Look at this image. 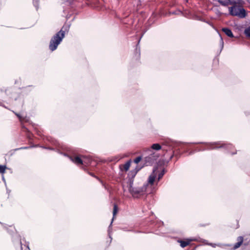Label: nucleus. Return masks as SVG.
I'll return each mask as SVG.
<instances>
[{
	"mask_svg": "<svg viewBox=\"0 0 250 250\" xmlns=\"http://www.w3.org/2000/svg\"><path fill=\"white\" fill-rule=\"evenodd\" d=\"M131 161L129 160L126 162L125 164L121 165L120 166V169L122 172H126L129 169L130 167Z\"/></svg>",
	"mask_w": 250,
	"mask_h": 250,
	"instance_id": "423d86ee",
	"label": "nucleus"
},
{
	"mask_svg": "<svg viewBox=\"0 0 250 250\" xmlns=\"http://www.w3.org/2000/svg\"><path fill=\"white\" fill-rule=\"evenodd\" d=\"M230 146H231L230 145H228L227 146V147H230Z\"/></svg>",
	"mask_w": 250,
	"mask_h": 250,
	"instance_id": "a878e982",
	"label": "nucleus"
},
{
	"mask_svg": "<svg viewBox=\"0 0 250 250\" xmlns=\"http://www.w3.org/2000/svg\"><path fill=\"white\" fill-rule=\"evenodd\" d=\"M6 169V166L0 165V173L3 174Z\"/></svg>",
	"mask_w": 250,
	"mask_h": 250,
	"instance_id": "2eb2a0df",
	"label": "nucleus"
},
{
	"mask_svg": "<svg viewBox=\"0 0 250 250\" xmlns=\"http://www.w3.org/2000/svg\"><path fill=\"white\" fill-rule=\"evenodd\" d=\"M25 250H30L29 248V247L27 246L26 249Z\"/></svg>",
	"mask_w": 250,
	"mask_h": 250,
	"instance_id": "393cba45",
	"label": "nucleus"
},
{
	"mask_svg": "<svg viewBox=\"0 0 250 250\" xmlns=\"http://www.w3.org/2000/svg\"><path fill=\"white\" fill-rule=\"evenodd\" d=\"M69 158L73 163L78 166L84 165L85 163V162L79 156H69Z\"/></svg>",
	"mask_w": 250,
	"mask_h": 250,
	"instance_id": "20e7f679",
	"label": "nucleus"
},
{
	"mask_svg": "<svg viewBox=\"0 0 250 250\" xmlns=\"http://www.w3.org/2000/svg\"><path fill=\"white\" fill-rule=\"evenodd\" d=\"M142 158L141 157H137L134 160V162L136 163V164H138V163H139L141 160Z\"/></svg>",
	"mask_w": 250,
	"mask_h": 250,
	"instance_id": "aec40b11",
	"label": "nucleus"
},
{
	"mask_svg": "<svg viewBox=\"0 0 250 250\" xmlns=\"http://www.w3.org/2000/svg\"><path fill=\"white\" fill-rule=\"evenodd\" d=\"M165 173V171L163 170L158 175V181H159L163 176L164 174Z\"/></svg>",
	"mask_w": 250,
	"mask_h": 250,
	"instance_id": "a211bd4d",
	"label": "nucleus"
},
{
	"mask_svg": "<svg viewBox=\"0 0 250 250\" xmlns=\"http://www.w3.org/2000/svg\"><path fill=\"white\" fill-rule=\"evenodd\" d=\"M218 1L221 3L222 5H227L229 3H239L240 0H224L222 1V0H218Z\"/></svg>",
	"mask_w": 250,
	"mask_h": 250,
	"instance_id": "1a4fd4ad",
	"label": "nucleus"
},
{
	"mask_svg": "<svg viewBox=\"0 0 250 250\" xmlns=\"http://www.w3.org/2000/svg\"><path fill=\"white\" fill-rule=\"evenodd\" d=\"M149 151L150 152V154L148 157H146V161L149 163H151L153 161L156 160L157 158L158 157V156L155 153L151 152V150L150 149Z\"/></svg>",
	"mask_w": 250,
	"mask_h": 250,
	"instance_id": "39448f33",
	"label": "nucleus"
},
{
	"mask_svg": "<svg viewBox=\"0 0 250 250\" xmlns=\"http://www.w3.org/2000/svg\"><path fill=\"white\" fill-rule=\"evenodd\" d=\"M65 36V31L61 30L59 32L56 33L51 39L49 43V49L52 51L55 50L58 46L60 44L62 39Z\"/></svg>",
	"mask_w": 250,
	"mask_h": 250,
	"instance_id": "f257e3e1",
	"label": "nucleus"
},
{
	"mask_svg": "<svg viewBox=\"0 0 250 250\" xmlns=\"http://www.w3.org/2000/svg\"><path fill=\"white\" fill-rule=\"evenodd\" d=\"M162 147L159 144H154L152 145L151 148L156 150H159L161 149Z\"/></svg>",
	"mask_w": 250,
	"mask_h": 250,
	"instance_id": "4468645a",
	"label": "nucleus"
},
{
	"mask_svg": "<svg viewBox=\"0 0 250 250\" xmlns=\"http://www.w3.org/2000/svg\"><path fill=\"white\" fill-rule=\"evenodd\" d=\"M222 31L227 35L229 37H233V35L231 32V31L227 28H224L222 29Z\"/></svg>",
	"mask_w": 250,
	"mask_h": 250,
	"instance_id": "9b49d317",
	"label": "nucleus"
},
{
	"mask_svg": "<svg viewBox=\"0 0 250 250\" xmlns=\"http://www.w3.org/2000/svg\"><path fill=\"white\" fill-rule=\"evenodd\" d=\"M245 33L247 37L250 38V26L245 29Z\"/></svg>",
	"mask_w": 250,
	"mask_h": 250,
	"instance_id": "dca6fc26",
	"label": "nucleus"
},
{
	"mask_svg": "<svg viewBox=\"0 0 250 250\" xmlns=\"http://www.w3.org/2000/svg\"><path fill=\"white\" fill-rule=\"evenodd\" d=\"M118 211V208L116 205H114V208H113V217L116 215V213ZM114 218H113V219Z\"/></svg>",
	"mask_w": 250,
	"mask_h": 250,
	"instance_id": "f3484780",
	"label": "nucleus"
},
{
	"mask_svg": "<svg viewBox=\"0 0 250 250\" xmlns=\"http://www.w3.org/2000/svg\"><path fill=\"white\" fill-rule=\"evenodd\" d=\"M187 2L188 1V0H186Z\"/></svg>",
	"mask_w": 250,
	"mask_h": 250,
	"instance_id": "bb28decb",
	"label": "nucleus"
},
{
	"mask_svg": "<svg viewBox=\"0 0 250 250\" xmlns=\"http://www.w3.org/2000/svg\"><path fill=\"white\" fill-rule=\"evenodd\" d=\"M17 115L19 117V119L21 120L22 119V117L18 114H17Z\"/></svg>",
	"mask_w": 250,
	"mask_h": 250,
	"instance_id": "4be33fe9",
	"label": "nucleus"
},
{
	"mask_svg": "<svg viewBox=\"0 0 250 250\" xmlns=\"http://www.w3.org/2000/svg\"><path fill=\"white\" fill-rule=\"evenodd\" d=\"M221 42H222V45H223V39H222L221 37Z\"/></svg>",
	"mask_w": 250,
	"mask_h": 250,
	"instance_id": "b1692460",
	"label": "nucleus"
},
{
	"mask_svg": "<svg viewBox=\"0 0 250 250\" xmlns=\"http://www.w3.org/2000/svg\"><path fill=\"white\" fill-rule=\"evenodd\" d=\"M36 0H33V2H34V5L36 6Z\"/></svg>",
	"mask_w": 250,
	"mask_h": 250,
	"instance_id": "5701e85b",
	"label": "nucleus"
},
{
	"mask_svg": "<svg viewBox=\"0 0 250 250\" xmlns=\"http://www.w3.org/2000/svg\"><path fill=\"white\" fill-rule=\"evenodd\" d=\"M233 6L229 8L230 13L233 16L244 18L246 15V11L242 7L243 1L240 0L239 3H230Z\"/></svg>",
	"mask_w": 250,
	"mask_h": 250,
	"instance_id": "f03ea898",
	"label": "nucleus"
},
{
	"mask_svg": "<svg viewBox=\"0 0 250 250\" xmlns=\"http://www.w3.org/2000/svg\"><path fill=\"white\" fill-rule=\"evenodd\" d=\"M156 171H157V169L154 168L153 170L152 173L149 177L148 183L151 186L153 184L155 179L156 178V175L157 174V172H156Z\"/></svg>",
	"mask_w": 250,
	"mask_h": 250,
	"instance_id": "0eeeda50",
	"label": "nucleus"
},
{
	"mask_svg": "<svg viewBox=\"0 0 250 250\" xmlns=\"http://www.w3.org/2000/svg\"><path fill=\"white\" fill-rule=\"evenodd\" d=\"M208 149H211V148H219L222 147V146H218V144L217 143H214V144H208Z\"/></svg>",
	"mask_w": 250,
	"mask_h": 250,
	"instance_id": "ddd939ff",
	"label": "nucleus"
},
{
	"mask_svg": "<svg viewBox=\"0 0 250 250\" xmlns=\"http://www.w3.org/2000/svg\"><path fill=\"white\" fill-rule=\"evenodd\" d=\"M133 183L130 182L128 187V190L132 195L134 197H138V195L141 194L144 191L146 190V188H135L132 187Z\"/></svg>",
	"mask_w": 250,
	"mask_h": 250,
	"instance_id": "7ed1b4c3",
	"label": "nucleus"
},
{
	"mask_svg": "<svg viewBox=\"0 0 250 250\" xmlns=\"http://www.w3.org/2000/svg\"><path fill=\"white\" fill-rule=\"evenodd\" d=\"M193 239H186L184 240H178V242L180 244V246L182 248H185L188 246L191 242L193 241Z\"/></svg>",
	"mask_w": 250,
	"mask_h": 250,
	"instance_id": "6e6552de",
	"label": "nucleus"
},
{
	"mask_svg": "<svg viewBox=\"0 0 250 250\" xmlns=\"http://www.w3.org/2000/svg\"><path fill=\"white\" fill-rule=\"evenodd\" d=\"M238 242L236 243L234 246V249H236L238 248L242 244L243 241V237L242 236H239L237 238Z\"/></svg>",
	"mask_w": 250,
	"mask_h": 250,
	"instance_id": "9d476101",
	"label": "nucleus"
},
{
	"mask_svg": "<svg viewBox=\"0 0 250 250\" xmlns=\"http://www.w3.org/2000/svg\"><path fill=\"white\" fill-rule=\"evenodd\" d=\"M207 244L211 246L212 247L215 248L216 246L221 247V244H215L213 243H206Z\"/></svg>",
	"mask_w": 250,
	"mask_h": 250,
	"instance_id": "6ab92c4d",
	"label": "nucleus"
},
{
	"mask_svg": "<svg viewBox=\"0 0 250 250\" xmlns=\"http://www.w3.org/2000/svg\"><path fill=\"white\" fill-rule=\"evenodd\" d=\"M125 154H119L114 157V159H112L111 161H114L115 162H118L120 159L126 157Z\"/></svg>",
	"mask_w": 250,
	"mask_h": 250,
	"instance_id": "f8f14e48",
	"label": "nucleus"
},
{
	"mask_svg": "<svg viewBox=\"0 0 250 250\" xmlns=\"http://www.w3.org/2000/svg\"><path fill=\"white\" fill-rule=\"evenodd\" d=\"M27 147H21L20 148H18V149H27Z\"/></svg>",
	"mask_w": 250,
	"mask_h": 250,
	"instance_id": "412c9836",
	"label": "nucleus"
}]
</instances>
